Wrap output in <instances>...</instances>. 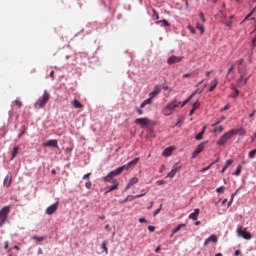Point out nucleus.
Instances as JSON below:
<instances>
[{"label":"nucleus","mask_w":256,"mask_h":256,"mask_svg":"<svg viewBox=\"0 0 256 256\" xmlns=\"http://www.w3.org/2000/svg\"><path fill=\"white\" fill-rule=\"evenodd\" d=\"M137 163H139V158H135L134 160L117 168L116 170L111 171L107 176L103 177L102 180L104 181V183H111L114 177H117V175H121L124 171H129V169H131V167H135Z\"/></svg>","instance_id":"1"},{"label":"nucleus","mask_w":256,"mask_h":256,"mask_svg":"<svg viewBox=\"0 0 256 256\" xmlns=\"http://www.w3.org/2000/svg\"><path fill=\"white\" fill-rule=\"evenodd\" d=\"M181 105V101L174 99L171 102H169L162 110L163 115L166 117H169V115H173V111L177 109Z\"/></svg>","instance_id":"2"},{"label":"nucleus","mask_w":256,"mask_h":256,"mask_svg":"<svg viewBox=\"0 0 256 256\" xmlns=\"http://www.w3.org/2000/svg\"><path fill=\"white\" fill-rule=\"evenodd\" d=\"M238 73L240 74V78L237 80V87H245L249 79H251V74L247 73L241 67H238Z\"/></svg>","instance_id":"3"},{"label":"nucleus","mask_w":256,"mask_h":256,"mask_svg":"<svg viewBox=\"0 0 256 256\" xmlns=\"http://www.w3.org/2000/svg\"><path fill=\"white\" fill-rule=\"evenodd\" d=\"M49 99H51V94L47 92V90L44 91V94L42 98L38 99L35 103V108L36 109H43L49 103Z\"/></svg>","instance_id":"4"},{"label":"nucleus","mask_w":256,"mask_h":256,"mask_svg":"<svg viewBox=\"0 0 256 256\" xmlns=\"http://www.w3.org/2000/svg\"><path fill=\"white\" fill-rule=\"evenodd\" d=\"M237 133H239V130H235V129H232V130L224 133L223 136H221L219 138V140L217 141V145H220V146L225 145V143H227V141H229V139H231V137H233V135H237Z\"/></svg>","instance_id":"5"},{"label":"nucleus","mask_w":256,"mask_h":256,"mask_svg":"<svg viewBox=\"0 0 256 256\" xmlns=\"http://www.w3.org/2000/svg\"><path fill=\"white\" fill-rule=\"evenodd\" d=\"M11 211V207L9 206H4L0 210V227H3L5 223L7 222V218L9 217V213Z\"/></svg>","instance_id":"6"},{"label":"nucleus","mask_w":256,"mask_h":256,"mask_svg":"<svg viewBox=\"0 0 256 256\" xmlns=\"http://www.w3.org/2000/svg\"><path fill=\"white\" fill-rule=\"evenodd\" d=\"M237 234L238 237H243V239H246L247 241L253 238V235H251L250 232H247V229L243 230V227L241 226L237 229Z\"/></svg>","instance_id":"7"},{"label":"nucleus","mask_w":256,"mask_h":256,"mask_svg":"<svg viewBox=\"0 0 256 256\" xmlns=\"http://www.w3.org/2000/svg\"><path fill=\"white\" fill-rule=\"evenodd\" d=\"M183 59H184L183 56L172 55V56L168 57L167 63H168V65H173L175 63H181L183 61Z\"/></svg>","instance_id":"8"},{"label":"nucleus","mask_w":256,"mask_h":256,"mask_svg":"<svg viewBox=\"0 0 256 256\" xmlns=\"http://www.w3.org/2000/svg\"><path fill=\"white\" fill-rule=\"evenodd\" d=\"M135 123L136 125H141V127H147V125H150L151 120L149 118H137Z\"/></svg>","instance_id":"9"},{"label":"nucleus","mask_w":256,"mask_h":256,"mask_svg":"<svg viewBox=\"0 0 256 256\" xmlns=\"http://www.w3.org/2000/svg\"><path fill=\"white\" fill-rule=\"evenodd\" d=\"M43 147H55L56 149H59V142L55 139H51L43 143Z\"/></svg>","instance_id":"10"},{"label":"nucleus","mask_w":256,"mask_h":256,"mask_svg":"<svg viewBox=\"0 0 256 256\" xmlns=\"http://www.w3.org/2000/svg\"><path fill=\"white\" fill-rule=\"evenodd\" d=\"M58 208H59V202H56L46 209V214L53 215V213H55V211H57Z\"/></svg>","instance_id":"11"},{"label":"nucleus","mask_w":256,"mask_h":256,"mask_svg":"<svg viewBox=\"0 0 256 256\" xmlns=\"http://www.w3.org/2000/svg\"><path fill=\"white\" fill-rule=\"evenodd\" d=\"M203 149H205V143H200L197 148L194 150L193 154H192V159H196L197 155H199V153H201L203 151Z\"/></svg>","instance_id":"12"},{"label":"nucleus","mask_w":256,"mask_h":256,"mask_svg":"<svg viewBox=\"0 0 256 256\" xmlns=\"http://www.w3.org/2000/svg\"><path fill=\"white\" fill-rule=\"evenodd\" d=\"M117 189H119V182L117 180H113V185L106 187L105 195H107V193H111L112 191H115Z\"/></svg>","instance_id":"13"},{"label":"nucleus","mask_w":256,"mask_h":256,"mask_svg":"<svg viewBox=\"0 0 256 256\" xmlns=\"http://www.w3.org/2000/svg\"><path fill=\"white\" fill-rule=\"evenodd\" d=\"M139 183V178L133 177L129 180L128 184L126 185L125 191H129V188L133 187V185H137Z\"/></svg>","instance_id":"14"},{"label":"nucleus","mask_w":256,"mask_h":256,"mask_svg":"<svg viewBox=\"0 0 256 256\" xmlns=\"http://www.w3.org/2000/svg\"><path fill=\"white\" fill-rule=\"evenodd\" d=\"M159 93H161V86L156 85L154 90L149 94V98L155 99V96L159 95Z\"/></svg>","instance_id":"15"},{"label":"nucleus","mask_w":256,"mask_h":256,"mask_svg":"<svg viewBox=\"0 0 256 256\" xmlns=\"http://www.w3.org/2000/svg\"><path fill=\"white\" fill-rule=\"evenodd\" d=\"M173 151H175V147H168L163 151L162 155L163 157H171V155H173Z\"/></svg>","instance_id":"16"},{"label":"nucleus","mask_w":256,"mask_h":256,"mask_svg":"<svg viewBox=\"0 0 256 256\" xmlns=\"http://www.w3.org/2000/svg\"><path fill=\"white\" fill-rule=\"evenodd\" d=\"M147 105H153V99L152 98L149 97L146 100H144L140 105V109H145V107H147Z\"/></svg>","instance_id":"17"},{"label":"nucleus","mask_w":256,"mask_h":256,"mask_svg":"<svg viewBox=\"0 0 256 256\" xmlns=\"http://www.w3.org/2000/svg\"><path fill=\"white\" fill-rule=\"evenodd\" d=\"M199 213H200V210L199 209H195L194 212H192L189 215V219H193V221H197V219L199 218Z\"/></svg>","instance_id":"18"},{"label":"nucleus","mask_w":256,"mask_h":256,"mask_svg":"<svg viewBox=\"0 0 256 256\" xmlns=\"http://www.w3.org/2000/svg\"><path fill=\"white\" fill-rule=\"evenodd\" d=\"M205 87H207V84H205L202 88L196 89V90L190 95V99H193L197 94H201L202 91H205Z\"/></svg>","instance_id":"19"},{"label":"nucleus","mask_w":256,"mask_h":256,"mask_svg":"<svg viewBox=\"0 0 256 256\" xmlns=\"http://www.w3.org/2000/svg\"><path fill=\"white\" fill-rule=\"evenodd\" d=\"M219 85V80L217 78H214L210 83V89L209 91H215V88Z\"/></svg>","instance_id":"20"},{"label":"nucleus","mask_w":256,"mask_h":256,"mask_svg":"<svg viewBox=\"0 0 256 256\" xmlns=\"http://www.w3.org/2000/svg\"><path fill=\"white\" fill-rule=\"evenodd\" d=\"M205 131H207V126H204V127L202 128V131L199 132V133L196 135L195 139H196L197 141H201V139H203V135H205Z\"/></svg>","instance_id":"21"},{"label":"nucleus","mask_w":256,"mask_h":256,"mask_svg":"<svg viewBox=\"0 0 256 256\" xmlns=\"http://www.w3.org/2000/svg\"><path fill=\"white\" fill-rule=\"evenodd\" d=\"M71 103H72V106L74 107V109H83V104H81V102H79V100L74 99Z\"/></svg>","instance_id":"22"},{"label":"nucleus","mask_w":256,"mask_h":256,"mask_svg":"<svg viewBox=\"0 0 256 256\" xmlns=\"http://www.w3.org/2000/svg\"><path fill=\"white\" fill-rule=\"evenodd\" d=\"M11 181H12L11 176L7 175L3 182L4 187H11Z\"/></svg>","instance_id":"23"},{"label":"nucleus","mask_w":256,"mask_h":256,"mask_svg":"<svg viewBox=\"0 0 256 256\" xmlns=\"http://www.w3.org/2000/svg\"><path fill=\"white\" fill-rule=\"evenodd\" d=\"M177 171H179V168H173L168 174L167 177L169 179H173V177H175V175H177Z\"/></svg>","instance_id":"24"},{"label":"nucleus","mask_w":256,"mask_h":256,"mask_svg":"<svg viewBox=\"0 0 256 256\" xmlns=\"http://www.w3.org/2000/svg\"><path fill=\"white\" fill-rule=\"evenodd\" d=\"M183 227H185V224H179L173 231L170 237H173V235H175V233H179V231H181V229H183Z\"/></svg>","instance_id":"25"},{"label":"nucleus","mask_w":256,"mask_h":256,"mask_svg":"<svg viewBox=\"0 0 256 256\" xmlns=\"http://www.w3.org/2000/svg\"><path fill=\"white\" fill-rule=\"evenodd\" d=\"M195 75H199V72L197 70L191 72V73H186L183 75L184 79H187L188 77H195Z\"/></svg>","instance_id":"26"},{"label":"nucleus","mask_w":256,"mask_h":256,"mask_svg":"<svg viewBox=\"0 0 256 256\" xmlns=\"http://www.w3.org/2000/svg\"><path fill=\"white\" fill-rule=\"evenodd\" d=\"M18 154H19V146H16L13 148L11 160L15 159V157H17Z\"/></svg>","instance_id":"27"},{"label":"nucleus","mask_w":256,"mask_h":256,"mask_svg":"<svg viewBox=\"0 0 256 256\" xmlns=\"http://www.w3.org/2000/svg\"><path fill=\"white\" fill-rule=\"evenodd\" d=\"M208 241H210V243H217V241H218L217 235L212 234V235L208 238Z\"/></svg>","instance_id":"28"},{"label":"nucleus","mask_w":256,"mask_h":256,"mask_svg":"<svg viewBox=\"0 0 256 256\" xmlns=\"http://www.w3.org/2000/svg\"><path fill=\"white\" fill-rule=\"evenodd\" d=\"M241 169H243V166L238 165L236 171L233 173V175H235L236 177H238V175H241Z\"/></svg>","instance_id":"29"},{"label":"nucleus","mask_w":256,"mask_h":256,"mask_svg":"<svg viewBox=\"0 0 256 256\" xmlns=\"http://www.w3.org/2000/svg\"><path fill=\"white\" fill-rule=\"evenodd\" d=\"M32 239H34V241H38L39 243H41V241H45V236H33Z\"/></svg>","instance_id":"30"},{"label":"nucleus","mask_w":256,"mask_h":256,"mask_svg":"<svg viewBox=\"0 0 256 256\" xmlns=\"http://www.w3.org/2000/svg\"><path fill=\"white\" fill-rule=\"evenodd\" d=\"M196 27H197V29H199L201 35H203V33H205V27H203V25L197 23Z\"/></svg>","instance_id":"31"},{"label":"nucleus","mask_w":256,"mask_h":256,"mask_svg":"<svg viewBox=\"0 0 256 256\" xmlns=\"http://www.w3.org/2000/svg\"><path fill=\"white\" fill-rule=\"evenodd\" d=\"M191 99H193V98H191V96H189L186 100L181 102L180 107L181 108L185 107V105H187V103H189V101H191Z\"/></svg>","instance_id":"32"},{"label":"nucleus","mask_w":256,"mask_h":256,"mask_svg":"<svg viewBox=\"0 0 256 256\" xmlns=\"http://www.w3.org/2000/svg\"><path fill=\"white\" fill-rule=\"evenodd\" d=\"M255 155H256V148L249 152L248 157H249V159H254Z\"/></svg>","instance_id":"33"},{"label":"nucleus","mask_w":256,"mask_h":256,"mask_svg":"<svg viewBox=\"0 0 256 256\" xmlns=\"http://www.w3.org/2000/svg\"><path fill=\"white\" fill-rule=\"evenodd\" d=\"M233 89V93L231 94V97L235 98V97H239V90L237 88H232Z\"/></svg>","instance_id":"34"},{"label":"nucleus","mask_w":256,"mask_h":256,"mask_svg":"<svg viewBox=\"0 0 256 256\" xmlns=\"http://www.w3.org/2000/svg\"><path fill=\"white\" fill-rule=\"evenodd\" d=\"M199 107H201V103L199 102V100H197L193 105H192V109L196 110L199 109Z\"/></svg>","instance_id":"35"},{"label":"nucleus","mask_w":256,"mask_h":256,"mask_svg":"<svg viewBox=\"0 0 256 256\" xmlns=\"http://www.w3.org/2000/svg\"><path fill=\"white\" fill-rule=\"evenodd\" d=\"M157 23H163L164 27H171V24L166 19L160 20Z\"/></svg>","instance_id":"36"},{"label":"nucleus","mask_w":256,"mask_h":256,"mask_svg":"<svg viewBox=\"0 0 256 256\" xmlns=\"http://www.w3.org/2000/svg\"><path fill=\"white\" fill-rule=\"evenodd\" d=\"M102 249L105 251L106 255L109 253V249L107 248V242L103 241Z\"/></svg>","instance_id":"37"},{"label":"nucleus","mask_w":256,"mask_h":256,"mask_svg":"<svg viewBox=\"0 0 256 256\" xmlns=\"http://www.w3.org/2000/svg\"><path fill=\"white\" fill-rule=\"evenodd\" d=\"M233 71H235V64H231V67L228 69L227 77H229Z\"/></svg>","instance_id":"38"},{"label":"nucleus","mask_w":256,"mask_h":256,"mask_svg":"<svg viewBox=\"0 0 256 256\" xmlns=\"http://www.w3.org/2000/svg\"><path fill=\"white\" fill-rule=\"evenodd\" d=\"M225 121V116H222L215 124L212 125V127H217L220 123H223Z\"/></svg>","instance_id":"39"},{"label":"nucleus","mask_w":256,"mask_h":256,"mask_svg":"<svg viewBox=\"0 0 256 256\" xmlns=\"http://www.w3.org/2000/svg\"><path fill=\"white\" fill-rule=\"evenodd\" d=\"M213 165H215V162L211 163L209 166L203 168L201 170V173H205V171H209V169H211V167H213Z\"/></svg>","instance_id":"40"},{"label":"nucleus","mask_w":256,"mask_h":256,"mask_svg":"<svg viewBox=\"0 0 256 256\" xmlns=\"http://www.w3.org/2000/svg\"><path fill=\"white\" fill-rule=\"evenodd\" d=\"M214 127V131L217 132L219 131V133H223V126H213Z\"/></svg>","instance_id":"41"},{"label":"nucleus","mask_w":256,"mask_h":256,"mask_svg":"<svg viewBox=\"0 0 256 256\" xmlns=\"http://www.w3.org/2000/svg\"><path fill=\"white\" fill-rule=\"evenodd\" d=\"M233 163H234V160L233 159H229V160L226 161V164H225L224 167H226V169H228L230 165H233Z\"/></svg>","instance_id":"42"},{"label":"nucleus","mask_w":256,"mask_h":256,"mask_svg":"<svg viewBox=\"0 0 256 256\" xmlns=\"http://www.w3.org/2000/svg\"><path fill=\"white\" fill-rule=\"evenodd\" d=\"M152 12H153V15H152L153 18L158 20L159 19V13L157 12V10L153 9Z\"/></svg>","instance_id":"43"},{"label":"nucleus","mask_w":256,"mask_h":256,"mask_svg":"<svg viewBox=\"0 0 256 256\" xmlns=\"http://www.w3.org/2000/svg\"><path fill=\"white\" fill-rule=\"evenodd\" d=\"M161 207H163V204H161L160 207L154 211V217H157V215L161 213Z\"/></svg>","instance_id":"44"},{"label":"nucleus","mask_w":256,"mask_h":256,"mask_svg":"<svg viewBox=\"0 0 256 256\" xmlns=\"http://www.w3.org/2000/svg\"><path fill=\"white\" fill-rule=\"evenodd\" d=\"M188 29H189L190 33H192V35H195V33H197L195 28L193 26H191V25H188Z\"/></svg>","instance_id":"45"},{"label":"nucleus","mask_w":256,"mask_h":256,"mask_svg":"<svg viewBox=\"0 0 256 256\" xmlns=\"http://www.w3.org/2000/svg\"><path fill=\"white\" fill-rule=\"evenodd\" d=\"M15 105H17V107L21 108V107H23V102H21V100L17 99V100H15Z\"/></svg>","instance_id":"46"},{"label":"nucleus","mask_w":256,"mask_h":256,"mask_svg":"<svg viewBox=\"0 0 256 256\" xmlns=\"http://www.w3.org/2000/svg\"><path fill=\"white\" fill-rule=\"evenodd\" d=\"M223 191H225V186H220L216 189V192L218 193H223Z\"/></svg>","instance_id":"47"},{"label":"nucleus","mask_w":256,"mask_h":256,"mask_svg":"<svg viewBox=\"0 0 256 256\" xmlns=\"http://www.w3.org/2000/svg\"><path fill=\"white\" fill-rule=\"evenodd\" d=\"M183 125V120L179 119L178 122L174 125V127H181Z\"/></svg>","instance_id":"48"},{"label":"nucleus","mask_w":256,"mask_h":256,"mask_svg":"<svg viewBox=\"0 0 256 256\" xmlns=\"http://www.w3.org/2000/svg\"><path fill=\"white\" fill-rule=\"evenodd\" d=\"M91 185H92L91 181L86 182L85 183L86 189H91Z\"/></svg>","instance_id":"49"},{"label":"nucleus","mask_w":256,"mask_h":256,"mask_svg":"<svg viewBox=\"0 0 256 256\" xmlns=\"http://www.w3.org/2000/svg\"><path fill=\"white\" fill-rule=\"evenodd\" d=\"M148 231H150V233H154L155 226H148Z\"/></svg>","instance_id":"50"},{"label":"nucleus","mask_w":256,"mask_h":256,"mask_svg":"<svg viewBox=\"0 0 256 256\" xmlns=\"http://www.w3.org/2000/svg\"><path fill=\"white\" fill-rule=\"evenodd\" d=\"M147 192H144L143 194H138L136 196H134V199H139L141 197H144V195L146 194Z\"/></svg>","instance_id":"51"},{"label":"nucleus","mask_w":256,"mask_h":256,"mask_svg":"<svg viewBox=\"0 0 256 256\" xmlns=\"http://www.w3.org/2000/svg\"><path fill=\"white\" fill-rule=\"evenodd\" d=\"M236 65H239L238 67H241V65H243V59L236 61Z\"/></svg>","instance_id":"52"},{"label":"nucleus","mask_w":256,"mask_h":256,"mask_svg":"<svg viewBox=\"0 0 256 256\" xmlns=\"http://www.w3.org/2000/svg\"><path fill=\"white\" fill-rule=\"evenodd\" d=\"M136 111H137L138 115H143V111L141 108H136Z\"/></svg>","instance_id":"53"},{"label":"nucleus","mask_w":256,"mask_h":256,"mask_svg":"<svg viewBox=\"0 0 256 256\" xmlns=\"http://www.w3.org/2000/svg\"><path fill=\"white\" fill-rule=\"evenodd\" d=\"M231 108V105L230 104H227L223 109H222V111H227L228 109H230Z\"/></svg>","instance_id":"54"},{"label":"nucleus","mask_w":256,"mask_h":256,"mask_svg":"<svg viewBox=\"0 0 256 256\" xmlns=\"http://www.w3.org/2000/svg\"><path fill=\"white\" fill-rule=\"evenodd\" d=\"M89 177H91V173L85 174L82 179H89Z\"/></svg>","instance_id":"55"},{"label":"nucleus","mask_w":256,"mask_h":256,"mask_svg":"<svg viewBox=\"0 0 256 256\" xmlns=\"http://www.w3.org/2000/svg\"><path fill=\"white\" fill-rule=\"evenodd\" d=\"M200 18L202 19L203 23H205V15L203 12L200 13Z\"/></svg>","instance_id":"56"},{"label":"nucleus","mask_w":256,"mask_h":256,"mask_svg":"<svg viewBox=\"0 0 256 256\" xmlns=\"http://www.w3.org/2000/svg\"><path fill=\"white\" fill-rule=\"evenodd\" d=\"M157 184H158V185H165V180H158V181H157Z\"/></svg>","instance_id":"57"},{"label":"nucleus","mask_w":256,"mask_h":256,"mask_svg":"<svg viewBox=\"0 0 256 256\" xmlns=\"http://www.w3.org/2000/svg\"><path fill=\"white\" fill-rule=\"evenodd\" d=\"M139 223H147V220L145 218H140Z\"/></svg>","instance_id":"58"},{"label":"nucleus","mask_w":256,"mask_h":256,"mask_svg":"<svg viewBox=\"0 0 256 256\" xmlns=\"http://www.w3.org/2000/svg\"><path fill=\"white\" fill-rule=\"evenodd\" d=\"M4 249H9V242H5V244H4Z\"/></svg>","instance_id":"59"},{"label":"nucleus","mask_w":256,"mask_h":256,"mask_svg":"<svg viewBox=\"0 0 256 256\" xmlns=\"http://www.w3.org/2000/svg\"><path fill=\"white\" fill-rule=\"evenodd\" d=\"M161 251V246H157V248L155 249V253H159Z\"/></svg>","instance_id":"60"},{"label":"nucleus","mask_w":256,"mask_h":256,"mask_svg":"<svg viewBox=\"0 0 256 256\" xmlns=\"http://www.w3.org/2000/svg\"><path fill=\"white\" fill-rule=\"evenodd\" d=\"M185 5H186V9H189V0H184Z\"/></svg>","instance_id":"61"},{"label":"nucleus","mask_w":256,"mask_h":256,"mask_svg":"<svg viewBox=\"0 0 256 256\" xmlns=\"http://www.w3.org/2000/svg\"><path fill=\"white\" fill-rule=\"evenodd\" d=\"M239 255H241V250H236L235 251V256H239Z\"/></svg>","instance_id":"62"},{"label":"nucleus","mask_w":256,"mask_h":256,"mask_svg":"<svg viewBox=\"0 0 256 256\" xmlns=\"http://www.w3.org/2000/svg\"><path fill=\"white\" fill-rule=\"evenodd\" d=\"M256 110H253V112L249 115V117H255Z\"/></svg>","instance_id":"63"},{"label":"nucleus","mask_w":256,"mask_h":256,"mask_svg":"<svg viewBox=\"0 0 256 256\" xmlns=\"http://www.w3.org/2000/svg\"><path fill=\"white\" fill-rule=\"evenodd\" d=\"M195 111H196V110L192 108V109L190 110V112H189V115H190V116L193 115V114L195 113Z\"/></svg>","instance_id":"64"}]
</instances>
